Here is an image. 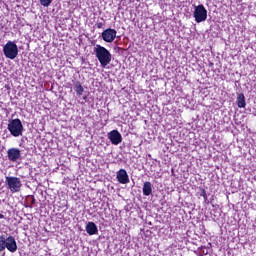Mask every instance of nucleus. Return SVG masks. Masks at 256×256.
<instances>
[{"label": "nucleus", "instance_id": "f257e3e1", "mask_svg": "<svg viewBox=\"0 0 256 256\" xmlns=\"http://www.w3.org/2000/svg\"><path fill=\"white\" fill-rule=\"evenodd\" d=\"M94 55L98 59L101 67L105 69L109 63H111L112 55L107 48L96 44L94 47Z\"/></svg>", "mask_w": 256, "mask_h": 256}, {"label": "nucleus", "instance_id": "f03ea898", "mask_svg": "<svg viewBox=\"0 0 256 256\" xmlns=\"http://www.w3.org/2000/svg\"><path fill=\"white\" fill-rule=\"evenodd\" d=\"M7 249L10 253H16L17 252V241L15 240V237L8 236L7 238L5 235L0 236V253H3Z\"/></svg>", "mask_w": 256, "mask_h": 256}, {"label": "nucleus", "instance_id": "7ed1b4c3", "mask_svg": "<svg viewBox=\"0 0 256 256\" xmlns=\"http://www.w3.org/2000/svg\"><path fill=\"white\" fill-rule=\"evenodd\" d=\"M7 129L12 137H21L23 135V122L19 118L9 120Z\"/></svg>", "mask_w": 256, "mask_h": 256}, {"label": "nucleus", "instance_id": "20e7f679", "mask_svg": "<svg viewBox=\"0 0 256 256\" xmlns=\"http://www.w3.org/2000/svg\"><path fill=\"white\" fill-rule=\"evenodd\" d=\"M3 53L6 59H16L17 55H19V47H17L15 42L8 41L3 47Z\"/></svg>", "mask_w": 256, "mask_h": 256}, {"label": "nucleus", "instance_id": "39448f33", "mask_svg": "<svg viewBox=\"0 0 256 256\" xmlns=\"http://www.w3.org/2000/svg\"><path fill=\"white\" fill-rule=\"evenodd\" d=\"M6 185H8V189L12 193H19L21 191V179L13 176H6L5 180Z\"/></svg>", "mask_w": 256, "mask_h": 256}, {"label": "nucleus", "instance_id": "423d86ee", "mask_svg": "<svg viewBox=\"0 0 256 256\" xmlns=\"http://www.w3.org/2000/svg\"><path fill=\"white\" fill-rule=\"evenodd\" d=\"M194 19L196 23H203V21H207V9H205L203 4L195 6Z\"/></svg>", "mask_w": 256, "mask_h": 256}, {"label": "nucleus", "instance_id": "0eeeda50", "mask_svg": "<svg viewBox=\"0 0 256 256\" xmlns=\"http://www.w3.org/2000/svg\"><path fill=\"white\" fill-rule=\"evenodd\" d=\"M117 37V30L113 28H108L102 32V39L105 43H113Z\"/></svg>", "mask_w": 256, "mask_h": 256}, {"label": "nucleus", "instance_id": "6e6552de", "mask_svg": "<svg viewBox=\"0 0 256 256\" xmlns=\"http://www.w3.org/2000/svg\"><path fill=\"white\" fill-rule=\"evenodd\" d=\"M7 157L12 163L21 160V150L19 148H10L7 151Z\"/></svg>", "mask_w": 256, "mask_h": 256}, {"label": "nucleus", "instance_id": "1a4fd4ad", "mask_svg": "<svg viewBox=\"0 0 256 256\" xmlns=\"http://www.w3.org/2000/svg\"><path fill=\"white\" fill-rule=\"evenodd\" d=\"M108 139L112 145H119L123 141V136H121L119 130H112L108 133Z\"/></svg>", "mask_w": 256, "mask_h": 256}, {"label": "nucleus", "instance_id": "9d476101", "mask_svg": "<svg viewBox=\"0 0 256 256\" xmlns=\"http://www.w3.org/2000/svg\"><path fill=\"white\" fill-rule=\"evenodd\" d=\"M116 179L118 183H121V185H127V183L130 182L129 174H127V170L125 169H120L119 171H117Z\"/></svg>", "mask_w": 256, "mask_h": 256}, {"label": "nucleus", "instance_id": "9b49d317", "mask_svg": "<svg viewBox=\"0 0 256 256\" xmlns=\"http://www.w3.org/2000/svg\"><path fill=\"white\" fill-rule=\"evenodd\" d=\"M86 233H88V235H97L99 233L97 224L94 222H88L86 225Z\"/></svg>", "mask_w": 256, "mask_h": 256}, {"label": "nucleus", "instance_id": "f8f14e48", "mask_svg": "<svg viewBox=\"0 0 256 256\" xmlns=\"http://www.w3.org/2000/svg\"><path fill=\"white\" fill-rule=\"evenodd\" d=\"M142 193L145 197H149L153 193V184L151 182H145L143 184Z\"/></svg>", "mask_w": 256, "mask_h": 256}, {"label": "nucleus", "instance_id": "ddd939ff", "mask_svg": "<svg viewBox=\"0 0 256 256\" xmlns=\"http://www.w3.org/2000/svg\"><path fill=\"white\" fill-rule=\"evenodd\" d=\"M236 103H237L239 109H243L246 107L247 103L245 102V95L243 93L238 94Z\"/></svg>", "mask_w": 256, "mask_h": 256}, {"label": "nucleus", "instance_id": "4468645a", "mask_svg": "<svg viewBox=\"0 0 256 256\" xmlns=\"http://www.w3.org/2000/svg\"><path fill=\"white\" fill-rule=\"evenodd\" d=\"M74 91H76V93L79 97H81V95H83V91H85V89H83L81 82L77 81L74 83Z\"/></svg>", "mask_w": 256, "mask_h": 256}, {"label": "nucleus", "instance_id": "2eb2a0df", "mask_svg": "<svg viewBox=\"0 0 256 256\" xmlns=\"http://www.w3.org/2000/svg\"><path fill=\"white\" fill-rule=\"evenodd\" d=\"M40 1V5H42V7H49V5H51V3H53V0H39Z\"/></svg>", "mask_w": 256, "mask_h": 256}, {"label": "nucleus", "instance_id": "dca6fc26", "mask_svg": "<svg viewBox=\"0 0 256 256\" xmlns=\"http://www.w3.org/2000/svg\"><path fill=\"white\" fill-rule=\"evenodd\" d=\"M200 196L203 197L205 201H207V191H205V189H201Z\"/></svg>", "mask_w": 256, "mask_h": 256}, {"label": "nucleus", "instance_id": "f3484780", "mask_svg": "<svg viewBox=\"0 0 256 256\" xmlns=\"http://www.w3.org/2000/svg\"><path fill=\"white\" fill-rule=\"evenodd\" d=\"M104 25H105V23H103V22H98V23L96 24V27H97V29H103Z\"/></svg>", "mask_w": 256, "mask_h": 256}, {"label": "nucleus", "instance_id": "a211bd4d", "mask_svg": "<svg viewBox=\"0 0 256 256\" xmlns=\"http://www.w3.org/2000/svg\"><path fill=\"white\" fill-rule=\"evenodd\" d=\"M200 253H202V255H207L209 250H207V248H202Z\"/></svg>", "mask_w": 256, "mask_h": 256}, {"label": "nucleus", "instance_id": "6ab92c4d", "mask_svg": "<svg viewBox=\"0 0 256 256\" xmlns=\"http://www.w3.org/2000/svg\"><path fill=\"white\" fill-rule=\"evenodd\" d=\"M31 205H35V197L31 196Z\"/></svg>", "mask_w": 256, "mask_h": 256}, {"label": "nucleus", "instance_id": "aec40b11", "mask_svg": "<svg viewBox=\"0 0 256 256\" xmlns=\"http://www.w3.org/2000/svg\"><path fill=\"white\" fill-rule=\"evenodd\" d=\"M0 219H5V215L0 214Z\"/></svg>", "mask_w": 256, "mask_h": 256}, {"label": "nucleus", "instance_id": "412c9836", "mask_svg": "<svg viewBox=\"0 0 256 256\" xmlns=\"http://www.w3.org/2000/svg\"><path fill=\"white\" fill-rule=\"evenodd\" d=\"M26 207H30V208H32L33 206H26Z\"/></svg>", "mask_w": 256, "mask_h": 256}]
</instances>
